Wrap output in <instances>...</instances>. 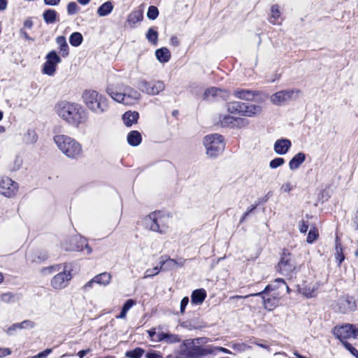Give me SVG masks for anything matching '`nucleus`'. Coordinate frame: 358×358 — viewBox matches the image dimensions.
<instances>
[{"label": "nucleus", "instance_id": "obj_1", "mask_svg": "<svg viewBox=\"0 0 358 358\" xmlns=\"http://www.w3.org/2000/svg\"><path fill=\"white\" fill-rule=\"evenodd\" d=\"M57 115L69 124L78 125L85 120V111L80 105L67 101H60L55 106Z\"/></svg>", "mask_w": 358, "mask_h": 358}, {"label": "nucleus", "instance_id": "obj_2", "mask_svg": "<svg viewBox=\"0 0 358 358\" xmlns=\"http://www.w3.org/2000/svg\"><path fill=\"white\" fill-rule=\"evenodd\" d=\"M108 94L115 101L125 105L134 104L141 98V94L127 85H110L106 88Z\"/></svg>", "mask_w": 358, "mask_h": 358}, {"label": "nucleus", "instance_id": "obj_3", "mask_svg": "<svg viewBox=\"0 0 358 358\" xmlns=\"http://www.w3.org/2000/svg\"><path fill=\"white\" fill-rule=\"evenodd\" d=\"M82 99L87 108L96 115L103 114L108 109L107 98L96 90H84Z\"/></svg>", "mask_w": 358, "mask_h": 358}, {"label": "nucleus", "instance_id": "obj_4", "mask_svg": "<svg viewBox=\"0 0 358 358\" xmlns=\"http://www.w3.org/2000/svg\"><path fill=\"white\" fill-rule=\"evenodd\" d=\"M54 142L67 157L77 159L83 155V148L80 143L74 138L64 134L54 136Z\"/></svg>", "mask_w": 358, "mask_h": 358}, {"label": "nucleus", "instance_id": "obj_5", "mask_svg": "<svg viewBox=\"0 0 358 358\" xmlns=\"http://www.w3.org/2000/svg\"><path fill=\"white\" fill-rule=\"evenodd\" d=\"M170 217L161 211L154 212L146 216L144 224L150 231L164 234L169 227Z\"/></svg>", "mask_w": 358, "mask_h": 358}, {"label": "nucleus", "instance_id": "obj_6", "mask_svg": "<svg viewBox=\"0 0 358 358\" xmlns=\"http://www.w3.org/2000/svg\"><path fill=\"white\" fill-rule=\"evenodd\" d=\"M206 154L210 157H215L221 154L225 148L224 138L218 134L206 136L203 139Z\"/></svg>", "mask_w": 358, "mask_h": 358}, {"label": "nucleus", "instance_id": "obj_7", "mask_svg": "<svg viewBox=\"0 0 358 358\" xmlns=\"http://www.w3.org/2000/svg\"><path fill=\"white\" fill-rule=\"evenodd\" d=\"M273 289L271 287V285H268L264 290L259 292L257 293L248 294L246 296H234L233 299H239V298H248L250 296H261L262 303L264 304V306L266 309L268 310H273L278 304L279 302V298L277 296H275L273 294H268V292L270 290Z\"/></svg>", "mask_w": 358, "mask_h": 358}, {"label": "nucleus", "instance_id": "obj_8", "mask_svg": "<svg viewBox=\"0 0 358 358\" xmlns=\"http://www.w3.org/2000/svg\"><path fill=\"white\" fill-rule=\"evenodd\" d=\"M295 268L296 264L292 255L289 252L284 251L277 266L278 272L288 276L291 275Z\"/></svg>", "mask_w": 358, "mask_h": 358}, {"label": "nucleus", "instance_id": "obj_9", "mask_svg": "<svg viewBox=\"0 0 358 358\" xmlns=\"http://www.w3.org/2000/svg\"><path fill=\"white\" fill-rule=\"evenodd\" d=\"M300 91L299 90H285L277 92L271 96V101L274 105H282L290 100L298 98Z\"/></svg>", "mask_w": 358, "mask_h": 358}, {"label": "nucleus", "instance_id": "obj_10", "mask_svg": "<svg viewBox=\"0 0 358 358\" xmlns=\"http://www.w3.org/2000/svg\"><path fill=\"white\" fill-rule=\"evenodd\" d=\"M18 190V184L7 176L0 179V194L8 198L15 196Z\"/></svg>", "mask_w": 358, "mask_h": 358}, {"label": "nucleus", "instance_id": "obj_11", "mask_svg": "<svg viewBox=\"0 0 358 358\" xmlns=\"http://www.w3.org/2000/svg\"><path fill=\"white\" fill-rule=\"evenodd\" d=\"M139 90L144 93L150 95L158 94L165 88V85L162 81L148 82L142 80L138 83Z\"/></svg>", "mask_w": 358, "mask_h": 358}, {"label": "nucleus", "instance_id": "obj_12", "mask_svg": "<svg viewBox=\"0 0 358 358\" xmlns=\"http://www.w3.org/2000/svg\"><path fill=\"white\" fill-rule=\"evenodd\" d=\"M72 276L70 271L64 270L56 274L50 280V285L55 289H62L67 287Z\"/></svg>", "mask_w": 358, "mask_h": 358}, {"label": "nucleus", "instance_id": "obj_13", "mask_svg": "<svg viewBox=\"0 0 358 358\" xmlns=\"http://www.w3.org/2000/svg\"><path fill=\"white\" fill-rule=\"evenodd\" d=\"M213 352L212 345H193L188 349L187 356L189 358H202L209 355H213Z\"/></svg>", "mask_w": 358, "mask_h": 358}, {"label": "nucleus", "instance_id": "obj_14", "mask_svg": "<svg viewBox=\"0 0 358 358\" xmlns=\"http://www.w3.org/2000/svg\"><path fill=\"white\" fill-rule=\"evenodd\" d=\"M357 330V329H356L353 324H345L341 327H335L334 334L342 342L344 341L343 340L351 337L355 338Z\"/></svg>", "mask_w": 358, "mask_h": 358}, {"label": "nucleus", "instance_id": "obj_15", "mask_svg": "<svg viewBox=\"0 0 358 358\" xmlns=\"http://www.w3.org/2000/svg\"><path fill=\"white\" fill-rule=\"evenodd\" d=\"M60 62V57L57 55V53L55 51H51L47 55V61L45 62L43 65V73L48 76L54 75L56 71V66Z\"/></svg>", "mask_w": 358, "mask_h": 358}, {"label": "nucleus", "instance_id": "obj_16", "mask_svg": "<svg viewBox=\"0 0 358 358\" xmlns=\"http://www.w3.org/2000/svg\"><path fill=\"white\" fill-rule=\"evenodd\" d=\"M338 310L342 313L352 311L356 308L355 301L352 296H346L338 299L337 302Z\"/></svg>", "mask_w": 358, "mask_h": 358}, {"label": "nucleus", "instance_id": "obj_17", "mask_svg": "<svg viewBox=\"0 0 358 358\" xmlns=\"http://www.w3.org/2000/svg\"><path fill=\"white\" fill-rule=\"evenodd\" d=\"M184 263L185 260L183 259L176 260L173 259L168 258L166 259H164L162 257L159 261L162 271H170L178 267H182L184 265Z\"/></svg>", "mask_w": 358, "mask_h": 358}, {"label": "nucleus", "instance_id": "obj_18", "mask_svg": "<svg viewBox=\"0 0 358 358\" xmlns=\"http://www.w3.org/2000/svg\"><path fill=\"white\" fill-rule=\"evenodd\" d=\"M292 146V143L289 139L281 138L277 140L273 145L274 151L276 154L285 155Z\"/></svg>", "mask_w": 358, "mask_h": 358}, {"label": "nucleus", "instance_id": "obj_19", "mask_svg": "<svg viewBox=\"0 0 358 358\" xmlns=\"http://www.w3.org/2000/svg\"><path fill=\"white\" fill-rule=\"evenodd\" d=\"M232 94L234 96L239 99L252 101L255 96L257 94V92L248 89L237 88L233 91Z\"/></svg>", "mask_w": 358, "mask_h": 358}, {"label": "nucleus", "instance_id": "obj_20", "mask_svg": "<svg viewBox=\"0 0 358 358\" xmlns=\"http://www.w3.org/2000/svg\"><path fill=\"white\" fill-rule=\"evenodd\" d=\"M229 92L215 87L206 90L203 93V96L205 99H208L210 96H220L223 99H227L229 97Z\"/></svg>", "mask_w": 358, "mask_h": 358}, {"label": "nucleus", "instance_id": "obj_21", "mask_svg": "<svg viewBox=\"0 0 358 358\" xmlns=\"http://www.w3.org/2000/svg\"><path fill=\"white\" fill-rule=\"evenodd\" d=\"M181 338L179 335L171 334L169 331L164 332L162 330L159 335V342L164 343L166 344H174L179 343Z\"/></svg>", "mask_w": 358, "mask_h": 358}, {"label": "nucleus", "instance_id": "obj_22", "mask_svg": "<svg viewBox=\"0 0 358 358\" xmlns=\"http://www.w3.org/2000/svg\"><path fill=\"white\" fill-rule=\"evenodd\" d=\"M262 112V108L261 106L245 103L242 116L253 117L259 115Z\"/></svg>", "mask_w": 358, "mask_h": 358}, {"label": "nucleus", "instance_id": "obj_23", "mask_svg": "<svg viewBox=\"0 0 358 358\" xmlns=\"http://www.w3.org/2000/svg\"><path fill=\"white\" fill-rule=\"evenodd\" d=\"M35 327V323L30 320H26L22 321L20 323H15L11 325L6 331L7 334L11 335L13 331H16L17 329H32Z\"/></svg>", "mask_w": 358, "mask_h": 358}, {"label": "nucleus", "instance_id": "obj_24", "mask_svg": "<svg viewBox=\"0 0 358 358\" xmlns=\"http://www.w3.org/2000/svg\"><path fill=\"white\" fill-rule=\"evenodd\" d=\"M226 107L229 113L231 114H238L242 116L245 103L235 101H230L227 103Z\"/></svg>", "mask_w": 358, "mask_h": 358}, {"label": "nucleus", "instance_id": "obj_25", "mask_svg": "<svg viewBox=\"0 0 358 358\" xmlns=\"http://www.w3.org/2000/svg\"><path fill=\"white\" fill-rule=\"evenodd\" d=\"M306 160V155L303 152H299L295 155L289 162V168L290 170L294 171L299 168V166Z\"/></svg>", "mask_w": 358, "mask_h": 358}, {"label": "nucleus", "instance_id": "obj_26", "mask_svg": "<svg viewBox=\"0 0 358 358\" xmlns=\"http://www.w3.org/2000/svg\"><path fill=\"white\" fill-rule=\"evenodd\" d=\"M38 136L33 129H27L22 137V141L25 145L34 144L37 141Z\"/></svg>", "mask_w": 358, "mask_h": 358}, {"label": "nucleus", "instance_id": "obj_27", "mask_svg": "<svg viewBox=\"0 0 358 358\" xmlns=\"http://www.w3.org/2000/svg\"><path fill=\"white\" fill-rule=\"evenodd\" d=\"M139 114L136 111H127L122 115V120L127 127H131L133 124L136 123Z\"/></svg>", "mask_w": 358, "mask_h": 358}, {"label": "nucleus", "instance_id": "obj_28", "mask_svg": "<svg viewBox=\"0 0 358 358\" xmlns=\"http://www.w3.org/2000/svg\"><path fill=\"white\" fill-rule=\"evenodd\" d=\"M206 297V292L203 289H195L192 292L191 301L194 304H201Z\"/></svg>", "mask_w": 358, "mask_h": 358}, {"label": "nucleus", "instance_id": "obj_29", "mask_svg": "<svg viewBox=\"0 0 358 358\" xmlns=\"http://www.w3.org/2000/svg\"><path fill=\"white\" fill-rule=\"evenodd\" d=\"M112 275L110 273L103 272L99 273L94 277V281L95 283L102 286H107L110 283Z\"/></svg>", "mask_w": 358, "mask_h": 358}, {"label": "nucleus", "instance_id": "obj_30", "mask_svg": "<svg viewBox=\"0 0 358 358\" xmlns=\"http://www.w3.org/2000/svg\"><path fill=\"white\" fill-rule=\"evenodd\" d=\"M299 292L307 298H310L315 296V287L310 284H302L299 286Z\"/></svg>", "mask_w": 358, "mask_h": 358}, {"label": "nucleus", "instance_id": "obj_31", "mask_svg": "<svg viewBox=\"0 0 358 358\" xmlns=\"http://www.w3.org/2000/svg\"><path fill=\"white\" fill-rule=\"evenodd\" d=\"M155 55L161 63H166L171 58V53L166 48H162L156 50Z\"/></svg>", "mask_w": 358, "mask_h": 358}, {"label": "nucleus", "instance_id": "obj_32", "mask_svg": "<svg viewBox=\"0 0 358 358\" xmlns=\"http://www.w3.org/2000/svg\"><path fill=\"white\" fill-rule=\"evenodd\" d=\"M141 141V135L138 131H131L127 135V142L132 146L138 145Z\"/></svg>", "mask_w": 358, "mask_h": 358}, {"label": "nucleus", "instance_id": "obj_33", "mask_svg": "<svg viewBox=\"0 0 358 358\" xmlns=\"http://www.w3.org/2000/svg\"><path fill=\"white\" fill-rule=\"evenodd\" d=\"M80 242L82 243V245H76V246L66 247V250H69V251H82V250H83V249L85 248L87 250V253L88 255L91 254L92 252V249L90 247V245L87 243L86 240L84 238L80 237Z\"/></svg>", "mask_w": 358, "mask_h": 358}, {"label": "nucleus", "instance_id": "obj_34", "mask_svg": "<svg viewBox=\"0 0 358 358\" xmlns=\"http://www.w3.org/2000/svg\"><path fill=\"white\" fill-rule=\"evenodd\" d=\"M113 9L112 1H108L99 6L97 10V14L99 16H106L111 13Z\"/></svg>", "mask_w": 358, "mask_h": 358}, {"label": "nucleus", "instance_id": "obj_35", "mask_svg": "<svg viewBox=\"0 0 358 358\" xmlns=\"http://www.w3.org/2000/svg\"><path fill=\"white\" fill-rule=\"evenodd\" d=\"M163 329V327L159 325L156 327L151 328L147 331L148 337L153 342H159V335Z\"/></svg>", "mask_w": 358, "mask_h": 358}, {"label": "nucleus", "instance_id": "obj_36", "mask_svg": "<svg viewBox=\"0 0 358 358\" xmlns=\"http://www.w3.org/2000/svg\"><path fill=\"white\" fill-rule=\"evenodd\" d=\"M234 117L229 115H220L219 117V123L223 127H233Z\"/></svg>", "mask_w": 358, "mask_h": 358}, {"label": "nucleus", "instance_id": "obj_37", "mask_svg": "<svg viewBox=\"0 0 358 358\" xmlns=\"http://www.w3.org/2000/svg\"><path fill=\"white\" fill-rule=\"evenodd\" d=\"M336 259L338 262V265L340 266L345 259V256L343 252V248L341 244L338 241V237L336 238Z\"/></svg>", "mask_w": 358, "mask_h": 358}, {"label": "nucleus", "instance_id": "obj_38", "mask_svg": "<svg viewBox=\"0 0 358 358\" xmlns=\"http://www.w3.org/2000/svg\"><path fill=\"white\" fill-rule=\"evenodd\" d=\"M57 43L59 45L60 52L63 57H66L69 54V45L66 43V38L64 36H58L56 39Z\"/></svg>", "mask_w": 358, "mask_h": 358}, {"label": "nucleus", "instance_id": "obj_39", "mask_svg": "<svg viewBox=\"0 0 358 358\" xmlns=\"http://www.w3.org/2000/svg\"><path fill=\"white\" fill-rule=\"evenodd\" d=\"M143 20V13L141 10L133 11L128 17V22H140Z\"/></svg>", "mask_w": 358, "mask_h": 358}, {"label": "nucleus", "instance_id": "obj_40", "mask_svg": "<svg viewBox=\"0 0 358 358\" xmlns=\"http://www.w3.org/2000/svg\"><path fill=\"white\" fill-rule=\"evenodd\" d=\"M43 16L45 22H54L57 20V13L55 10L48 9L43 13Z\"/></svg>", "mask_w": 358, "mask_h": 358}, {"label": "nucleus", "instance_id": "obj_41", "mask_svg": "<svg viewBox=\"0 0 358 358\" xmlns=\"http://www.w3.org/2000/svg\"><path fill=\"white\" fill-rule=\"evenodd\" d=\"M83 41V36L79 32L73 33L69 38V42L71 45L77 47L81 44Z\"/></svg>", "mask_w": 358, "mask_h": 358}, {"label": "nucleus", "instance_id": "obj_42", "mask_svg": "<svg viewBox=\"0 0 358 358\" xmlns=\"http://www.w3.org/2000/svg\"><path fill=\"white\" fill-rule=\"evenodd\" d=\"M61 269V266L59 264H56L48 267H44L41 270V273L43 275L53 274L56 272L59 271Z\"/></svg>", "mask_w": 358, "mask_h": 358}, {"label": "nucleus", "instance_id": "obj_43", "mask_svg": "<svg viewBox=\"0 0 358 358\" xmlns=\"http://www.w3.org/2000/svg\"><path fill=\"white\" fill-rule=\"evenodd\" d=\"M144 353L142 348H136L133 350L127 351L125 356L129 358H141Z\"/></svg>", "mask_w": 358, "mask_h": 358}, {"label": "nucleus", "instance_id": "obj_44", "mask_svg": "<svg viewBox=\"0 0 358 358\" xmlns=\"http://www.w3.org/2000/svg\"><path fill=\"white\" fill-rule=\"evenodd\" d=\"M160 271H162L161 266L160 267L155 266L152 268H148L145 271L143 278L145 279V278L154 277L156 275H157Z\"/></svg>", "mask_w": 358, "mask_h": 358}, {"label": "nucleus", "instance_id": "obj_45", "mask_svg": "<svg viewBox=\"0 0 358 358\" xmlns=\"http://www.w3.org/2000/svg\"><path fill=\"white\" fill-rule=\"evenodd\" d=\"M318 237V232L315 227L311 228L308 234L306 241L313 243Z\"/></svg>", "mask_w": 358, "mask_h": 358}, {"label": "nucleus", "instance_id": "obj_46", "mask_svg": "<svg viewBox=\"0 0 358 358\" xmlns=\"http://www.w3.org/2000/svg\"><path fill=\"white\" fill-rule=\"evenodd\" d=\"M159 15V10L157 7L151 6L148 8L147 16L150 20H155Z\"/></svg>", "mask_w": 358, "mask_h": 358}, {"label": "nucleus", "instance_id": "obj_47", "mask_svg": "<svg viewBox=\"0 0 358 358\" xmlns=\"http://www.w3.org/2000/svg\"><path fill=\"white\" fill-rule=\"evenodd\" d=\"M248 124V121L242 117H234L233 127H244Z\"/></svg>", "mask_w": 358, "mask_h": 358}, {"label": "nucleus", "instance_id": "obj_48", "mask_svg": "<svg viewBox=\"0 0 358 358\" xmlns=\"http://www.w3.org/2000/svg\"><path fill=\"white\" fill-rule=\"evenodd\" d=\"M146 37L148 40L156 44L157 41V32L152 29H150L147 33Z\"/></svg>", "mask_w": 358, "mask_h": 358}, {"label": "nucleus", "instance_id": "obj_49", "mask_svg": "<svg viewBox=\"0 0 358 358\" xmlns=\"http://www.w3.org/2000/svg\"><path fill=\"white\" fill-rule=\"evenodd\" d=\"M250 347L247 345H245V343H234L232 345H231V348L238 352H245Z\"/></svg>", "mask_w": 358, "mask_h": 358}, {"label": "nucleus", "instance_id": "obj_50", "mask_svg": "<svg viewBox=\"0 0 358 358\" xmlns=\"http://www.w3.org/2000/svg\"><path fill=\"white\" fill-rule=\"evenodd\" d=\"M285 163V159L281 157H277L271 160L269 163V166L271 169H276Z\"/></svg>", "mask_w": 358, "mask_h": 358}, {"label": "nucleus", "instance_id": "obj_51", "mask_svg": "<svg viewBox=\"0 0 358 358\" xmlns=\"http://www.w3.org/2000/svg\"><path fill=\"white\" fill-rule=\"evenodd\" d=\"M342 344L353 356L358 358V350L355 348L347 341H342Z\"/></svg>", "mask_w": 358, "mask_h": 358}, {"label": "nucleus", "instance_id": "obj_52", "mask_svg": "<svg viewBox=\"0 0 358 358\" xmlns=\"http://www.w3.org/2000/svg\"><path fill=\"white\" fill-rule=\"evenodd\" d=\"M78 9L79 7L75 2H70L67 6V12L69 15L75 14Z\"/></svg>", "mask_w": 358, "mask_h": 358}, {"label": "nucleus", "instance_id": "obj_53", "mask_svg": "<svg viewBox=\"0 0 358 358\" xmlns=\"http://www.w3.org/2000/svg\"><path fill=\"white\" fill-rule=\"evenodd\" d=\"M1 299L2 301L8 303H13L15 301L14 296L11 293L3 294L1 296Z\"/></svg>", "mask_w": 358, "mask_h": 358}, {"label": "nucleus", "instance_id": "obj_54", "mask_svg": "<svg viewBox=\"0 0 358 358\" xmlns=\"http://www.w3.org/2000/svg\"><path fill=\"white\" fill-rule=\"evenodd\" d=\"M271 17L274 19H278L280 17V12L278 6L274 5L271 7Z\"/></svg>", "mask_w": 358, "mask_h": 358}, {"label": "nucleus", "instance_id": "obj_55", "mask_svg": "<svg viewBox=\"0 0 358 358\" xmlns=\"http://www.w3.org/2000/svg\"><path fill=\"white\" fill-rule=\"evenodd\" d=\"M213 351H214L213 355H217V352H224L226 354H231L230 350H229L227 348H222V347H217V346L213 345Z\"/></svg>", "mask_w": 358, "mask_h": 358}, {"label": "nucleus", "instance_id": "obj_56", "mask_svg": "<svg viewBox=\"0 0 358 358\" xmlns=\"http://www.w3.org/2000/svg\"><path fill=\"white\" fill-rule=\"evenodd\" d=\"M136 303L135 301L133 299H128L124 303L122 309L125 311L128 312L129 310Z\"/></svg>", "mask_w": 358, "mask_h": 358}, {"label": "nucleus", "instance_id": "obj_57", "mask_svg": "<svg viewBox=\"0 0 358 358\" xmlns=\"http://www.w3.org/2000/svg\"><path fill=\"white\" fill-rule=\"evenodd\" d=\"M293 189V186L291 185L290 182H285L282 184V185L280 187V190L283 192H289Z\"/></svg>", "mask_w": 358, "mask_h": 358}, {"label": "nucleus", "instance_id": "obj_58", "mask_svg": "<svg viewBox=\"0 0 358 358\" xmlns=\"http://www.w3.org/2000/svg\"><path fill=\"white\" fill-rule=\"evenodd\" d=\"M189 303V298L187 296H185L181 302H180V313H184L186 306Z\"/></svg>", "mask_w": 358, "mask_h": 358}, {"label": "nucleus", "instance_id": "obj_59", "mask_svg": "<svg viewBox=\"0 0 358 358\" xmlns=\"http://www.w3.org/2000/svg\"><path fill=\"white\" fill-rule=\"evenodd\" d=\"M95 283V281H94V278L91 279L90 281H88L83 287V290L84 292H87L90 289L93 287L94 284Z\"/></svg>", "mask_w": 358, "mask_h": 358}, {"label": "nucleus", "instance_id": "obj_60", "mask_svg": "<svg viewBox=\"0 0 358 358\" xmlns=\"http://www.w3.org/2000/svg\"><path fill=\"white\" fill-rule=\"evenodd\" d=\"M146 358H163L160 353L156 352H149L145 355Z\"/></svg>", "mask_w": 358, "mask_h": 358}, {"label": "nucleus", "instance_id": "obj_61", "mask_svg": "<svg viewBox=\"0 0 358 358\" xmlns=\"http://www.w3.org/2000/svg\"><path fill=\"white\" fill-rule=\"evenodd\" d=\"M52 352L51 349H46L44 351L38 353L37 355L34 356L32 358H43L48 355Z\"/></svg>", "mask_w": 358, "mask_h": 358}, {"label": "nucleus", "instance_id": "obj_62", "mask_svg": "<svg viewBox=\"0 0 358 358\" xmlns=\"http://www.w3.org/2000/svg\"><path fill=\"white\" fill-rule=\"evenodd\" d=\"M11 353V350L7 348H0V358L6 357Z\"/></svg>", "mask_w": 358, "mask_h": 358}, {"label": "nucleus", "instance_id": "obj_63", "mask_svg": "<svg viewBox=\"0 0 358 358\" xmlns=\"http://www.w3.org/2000/svg\"><path fill=\"white\" fill-rule=\"evenodd\" d=\"M308 229V224L307 222L302 221L299 227V230L301 233H306Z\"/></svg>", "mask_w": 358, "mask_h": 358}, {"label": "nucleus", "instance_id": "obj_64", "mask_svg": "<svg viewBox=\"0 0 358 358\" xmlns=\"http://www.w3.org/2000/svg\"><path fill=\"white\" fill-rule=\"evenodd\" d=\"M257 205H255L253 206H252L250 209H248L243 215V217H241V220H240V222H243L245 219L247 217V216L252 212L256 208H257Z\"/></svg>", "mask_w": 358, "mask_h": 358}]
</instances>
